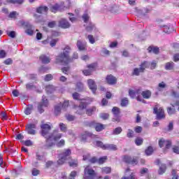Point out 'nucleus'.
Returning a JSON list of instances; mask_svg holds the SVG:
<instances>
[{
  "instance_id": "49",
  "label": "nucleus",
  "mask_w": 179,
  "mask_h": 179,
  "mask_svg": "<svg viewBox=\"0 0 179 179\" xmlns=\"http://www.w3.org/2000/svg\"><path fill=\"white\" fill-rule=\"evenodd\" d=\"M69 164L71 167H78V160H76V159H74V160L69 162Z\"/></svg>"
},
{
  "instance_id": "58",
  "label": "nucleus",
  "mask_w": 179,
  "mask_h": 179,
  "mask_svg": "<svg viewBox=\"0 0 179 179\" xmlns=\"http://www.w3.org/2000/svg\"><path fill=\"white\" fill-rule=\"evenodd\" d=\"M54 165V162L52 161H48L45 164V168L50 169V167H52Z\"/></svg>"
},
{
  "instance_id": "12",
  "label": "nucleus",
  "mask_w": 179,
  "mask_h": 179,
  "mask_svg": "<svg viewBox=\"0 0 179 179\" xmlns=\"http://www.w3.org/2000/svg\"><path fill=\"white\" fill-rule=\"evenodd\" d=\"M159 145L160 148H163V146H166V149H170L171 147V141H166L164 138H161L159 141Z\"/></svg>"
},
{
  "instance_id": "64",
  "label": "nucleus",
  "mask_w": 179,
  "mask_h": 179,
  "mask_svg": "<svg viewBox=\"0 0 179 179\" xmlns=\"http://www.w3.org/2000/svg\"><path fill=\"white\" fill-rule=\"evenodd\" d=\"M127 138H134V131L131 129L128 130Z\"/></svg>"
},
{
  "instance_id": "23",
  "label": "nucleus",
  "mask_w": 179,
  "mask_h": 179,
  "mask_svg": "<svg viewBox=\"0 0 179 179\" xmlns=\"http://www.w3.org/2000/svg\"><path fill=\"white\" fill-rule=\"evenodd\" d=\"M85 89V86L83 85V83L81 82H78L76 84V92H83V90Z\"/></svg>"
},
{
  "instance_id": "50",
  "label": "nucleus",
  "mask_w": 179,
  "mask_h": 179,
  "mask_svg": "<svg viewBox=\"0 0 179 179\" xmlns=\"http://www.w3.org/2000/svg\"><path fill=\"white\" fill-rule=\"evenodd\" d=\"M110 117V115L108 113H101L100 114V118H101L102 120H108Z\"/></svg>"
},
{
  "instance_id": "1",
  "label": "nucleus",
  "mask_w": 179,
  "mask_h": 179,
  "mask_svg": "<svg viewBox=\"0 0 179 179\" xmlns=\"http://www.w3.org/2000/svg\"><path fill=\"white\" fill-rule=\"evenodd\" d=\"M41 135L46 139L45 146L47 148H52L55 145V142L59 141L60 138H62V134L58 133V131L54 130L52 134H50L51 131V126L48 124H43L41 125Z\"/></svg>"
},
{
  "instance_id": "53",
  "label": "nucleus",
  "mask_w": 179,
  "mask_h": 179,
  "mask_svg": "<svg viewBox=\"0 0 179 179\" xmlns=\"http://www.w3.org/2000/svg\"><path fill=\"white\" fill-rule=\"evenodd\" d=\"M87 38L91 44H94L96 43V40L94 39V37H93V35H88Z\"/></svg>"
},
{
  "instance_id": "46",
  "label": "nucleus",
  "mask_w": 179,
  "mask_h": 179,
  "mask_svg": "<svg viewBox=\"0 0 179 179\" xmlns=\"http://www.w3.org/2000/svg\"><path fill=\"white\" fill-rule=\"evenodd\" d=\"M59 127L60 130L62 131V132H65L67 129L66 124H65L64 123H59Z\"/></svg>"
},
{
  "instance_id": "31",
  "label": "nucleus",
  "mask_w": 179,
  "mask_h": 179,
  "mask_svg": "<svg viewBox=\"0 0 179 179\" xmlns=\"http://www.w3.org/2000/svg\"><path fill=\"white\" fill-rule=\"evenodd\" d=\"M95 111H96L95 106H92V107L87 109L86 114H87V115H89L90 117L91 115H93V113H94Z\"/></svg>"
},
{
  "instance_id": "63",
  "label": "nucleus",
  "mask_w": 179,
  "mask_h": 179,
  "mask_svg": "<svg viewBox=\"0 0 179 179\" xmlns=\"http://www.w3.org/2000/svg\"><path fill=\"white\" fill-rule=\"evenodd\" d=\"M80 97V95L79 94V93L74 92L73 94V99H74V100H79Z\"/></svg>"
},
{
  "instance_id": "38",
  "label": "nucleus",
  "mask_w": 179,
  "mask_h": 179,
  "mask_svg": "<svg viewBox=\"0 0 179 179\" xmlns=\"http://www.w3.org/2000/svg\"><path fill=\"white\" fill-rule=\"evenodd\" d=\"M101 171L105 174H110L111 173V167H103Z\"/></svg>"
},
{
  "instance_id": "42",
  "label": "nucleus",
  "mask_w": 179,
  "mask_h": 179,
  "mask_svg": "<svg viewBox=\"0 0 179 179\" xmlns=\"http://www.w3.org/2000/svg\"><path fill=\"white\" fill-rule=\"evenodd\" d=\"M83 108H85L84 106H78L77 108V111L76 112V114H79L80 115H82V114H84Z\"/></svg>"
},
{
  "instance_id": "56",
  "label": "nucleus",
  "mask_w": 179,
  "mask_h": 179,
  "mask_svg": "<svg viewBox=\"0 0 179 179\" xmlns=\"http://www.w3.org/2000/svg\"><path fill=\"white\" fill-rule=\"evenodd\" d=\"M113 122H120L121 121V117L119 115H114V117L112 119Z\"/></svg>"
},
{
  "instance_id": "13",
  "label": "nucleus",
  "mask_w": 179,
  "mask_h": 179,
  "mask_svg": "<svg viewBox=\"0 0 179 179\" xmlns=\"http://www.w3.org/2000/svg\"><path fill=\"white\" fill-rule=\"evenodd\" d=\"M159 27L163 28L164 33H167V34H171V33H173V31H174V28L171 27V25L170 24L160 25Z\"/></svg>"
},
{
  "instance_id": "2",
  "label": "nucleus",
  "mask_w": 179,
  "mask_h": 179,
  "mask_svg": "<svg viewBox=\"0 0 179 179\" xmlns=\"http://www.w3.org/2000/svg\"><path fill=\"white\" fill-rule=\"evenodd\" d=\"M62 52L56 57V64H62V65H68L71 62V57L69 55L72 51V48L69 45H66L62 48Z\"/></svg>"
},
{
  "instance_id": "44",
  "label": "nucleus",
  "mask_w": 179,
  "mask_h": 179,
  "mask_svg": "<svg viewBox=\"0 0 179 179\" xmlns=\"http://www.w3.org/2000/svg\"><path fill=\"white\" fill-rule=\"evenodd\" d=\"M135 143L137 146H141L143 143V138L139 137L136 138Z\"/></svg>"
},
{
  "instance_id": "30",
  "label": "nucleus",
  "mask_w": 179,
  "mask_h": 179,
  "mask_svg": "<svg viewBox=\"0 0 179 179\" xmlns=\"http://www.w3.org/2000/svg\"><path fill=\"white\" fill-rule=\"evenodd\" d=\"M94 145H95V146H98V148H101V149H103V150H105L106 149V144L103 143V142L101 141H95L94 143Z\"/></svg>"
},
{
  "instance_id": "28",
  "label": "nucleus",
  "mask_w": 179,
  "mask_h": 179,
  "mask_svg": "<svg viewBox=\"0 0 179 179\" xmlns=\"http://www.w3.org/2000/svg\"><path fill=\"white\" fill-rule=\"evenodd\" d=\"M149 66H150V63H149L148 62H143L140 65V68L145 72V69H146V68H149Z\"/></svg>"
},
{
  "instance_id": "29",
  "label": "nucleus",
  "mask_w": 179,
  "mask_h": 179,
  "mask_svg": "<svg viewBox=\"0 0 179 179\" xmlns=\"http://www.w3.org/2000/svg\"><path fill=\"white\" fill-rule=\"evenodd\" d=\"M95 129L96 132H101L103 129H104V124H101L100 123H96L95 124Z\"/></svg>"
},
{
  "instance_id": "18",
  "label": "nucleus",
  "mask_w": 179,
  "mask_h": 179,
  "mask_svg": "<svg viewBox=\"0 0 179 179\" xmlns=\"http://www.w3.org/2000/svg\"><path fill=\"white\" fill-rule=\"evenodd\" d=\"M148 52H153V54H159L160 52V49L157 46H150L148 48Z\"/></svg>"
},
{
  "instance_id": "41",
  "label": "nucleus",
  "mask_w": 179,
  "mask_h": 179,
  "mask_svg": "<svg viewBox=\"0 0 179 179\" xmlns=\"http://www.w3.org/2000/svg\"><path fill=\"white\" fill-rule=\"evenodd\" d=\"M129 103V101L127 99V98H124L123 99H122L121 106L122 107H127Z\"/></svg>"
},
{
  "instance_id": "21",
  "label": "nucleus",
  "mask_w": 179,
  "mask_h": 179,
  "mask_svg": "<svg viewBox=\"0 0 179 179\" xmlns=\"http://www.w3.org/2000/svg\"><path fill=\"white\" fill-rule=\"evenodd\" d=\"M141 94L143 96V99H150V97L152 96V92L149 90H146V91H141Z\"/></svg>"
},
{
  "instance_id": "36",
  "label": "nucleus",
  "mask_w": 179,
  "mask_h": 179,
  "mask_svg": "<svg viewBox=\"0 0 179 179\" xmlns=\"http://www.w3.org/2000/svg\"><path fill=\"white\" fill-rule=\"evenodd\" d=\"M112 113L114 115H119L121 112L120 111V108L115 106L112 109Z\"/></svg>"
},
{
  "instance_id": "45",
  "label": "nucleus",
  "mask_w": 179,
  "mask_h": 179,
  "mask_svg": "<svg viewBox=\"0 0 179 179\" xmlns=\"http://www.w3.org/2000/svg\"><path fill=\"white\" fill-rule=\"evenodd\" d=\"M29 27L27 30H26V33L27 34H29V36H33V26L32 25H29Z\"/></svg>"
},
{
  "instance_id": "3",
  "label": "nucleus",
  "mask_w": 179,
  "mask_h": 179,
  "mask_svg": "<svg viewBox=\"0 0 179 179\" xmlns=\"http://www.w3.org/2000/svg\"><path fill=\"white\" fill-rule=\"evenodd\" d=\"M84 173L85 179H94V177H96V172L94 171V170H93V169H92V166H87L85 168Z\"/></svg>"
},
{
  "instance_id": "39",
  "label": "nucleus",
  "mask_w": 179,
  "mask_h": 179,
  "mask_svg": "<svg viewBox=\"0 0 179 179\" xmlns=\"http://www.w3.org/2000/svg\"><path fill=\"white\" fill-rule=\"evenodd\" d=\"M122 132V128L121 127H117L115 128L113 131V135H120V134Z\"/></svg>"
},
{
  "instance_id": "35",
  "label": "nucleus",
  "mask_w": 179,
  "mask_h": 179,
  "mask_svg": "<svg viewBox=\"0 0 179 179\" xmlns=\"http://www.w3.org/2000/svg\"><path fill=\"white\" fill-rule=\"evenodd\" d=\"M83 20H84L85 23H87L89 20H90V16L89 15V13H85L83 16Z\"/></svg>"
},
{
  "instance_id": "22",
  "label": "nucleus",
  "mask_w": 179,
  "mask_h": 179,
  "mask_svg": "<svg viewBox=\"0 0 179 179\" xmlns=\"http://www.w3.org/2000/svg\"><path fill=\"white\" fill-rule=\"evenodd\" d=\"M166 170H167V166H166L165 164H162L158 170V174L159 176H162L166 173Z\"/></svg>"
},
{
  "instance_id": "19",
  "label": "nucleus",
  "mask_w": 179,
  "mask_h": 179,
  "mask_svg": "<svg viewBox=\"0 0 179 179\" xmlns=\"http://www.w3.org/2000/svg\"><path fill=\"white\" fill-rule=\"evenodd\" d=\"M39 59L43 64H50V62H51V59L44 55H41Z\"/></svg>"
},
{
  "instance_id": "62",
  "label": "nucleus",
  "mask_w": 179,
  "mask_h": 179,
  "mask_svg": "<svg viewBox=\"0 0 179 179\" xmlns=\"http://www.w3.org/2000/svg\"><path fill=\"white\" fill-rule=\"evenodd\" d=\"M171 174L173 176V179H178V176L177 174V171L176 170H172Z\"/></svg>"
},
{
  "instance_id": "8",
  "label": "nucleus",
  "mask_w": 179,
  "mask_h": 179,
  "mask_svg": "<svg viewBox=\"0 0 179 179\" xmlns=\"http://www.w3.org/2000/svg\"><path fill=\"white\" fill-rule=\"evenodd\" d=\"M48 106V100L45 97L43 96L42 101L38 106V111H39L40 114H43L44 113L43 107Z\"/></svg>"
},
{
  "instance_id": "4",
  "label": "nucleus",
  "mask_w": 179,
  "mask_h": 179,
  "mask_svg": "<svg viewBox=\"0 0 179 179\" xmlns=\"http://www.w3.org/2000/svg\"><path fill=\"white\" fill-rule=\"evenodd\" d=\"M129 96L131 99H136L137 101H141L142 103H145V99L141 96V94L142 93L141 90H137L136 91L130 90Z\"/></svg>"
},
{
  "instance_id": "43",
  "label": "nucleus",
  "mask_w": 179,
  "mask_h": 179,
  "mask_svg": "<svg viewBox=\"0 0 179 179\" xmlns=\"http://www.w3.org/2000/svg\"><path fill=\"white\" fill-rule=\"evenodd\" d=\"M176 108H174L169 107L167 108V113L169 115H173V114H176Z\"/></svg>"
},
{
  "instance_id": "48",
  "label": "nucleus",
  "mask_w": 179,
  "mask_h": 179,
  "mask_svg": "<svg viewBox=\"0 0 179 179\" xmlns=\"http://www.w3.org/2000/svg\"><path fill=\"white\" fill-rule=\"evenodd\" d=\"M106 161H107V157L105 156V157H102L99 158V159H98V163H99V164H103L105 163Z\"/></svg>"
},
{
  "instance_id": "32",
  "label": "nucleus",
  "mask_w": 179,
  "mask_h": 179,
  "mask_svg": "<svg viewBox=\"0 0 179 179\" xmlns=\"http://www.w3.org/2000/svg\"><path fill=\"white\" fill-rule=\"evenodd\" d=\"M31 111H33V105H29L24 110V114H26V115H30Z\"/></svg>"
},
{
  "instance_id": "26",
  "label": "nucleus",
  "mask_w": 179,
  "mask_h": 179,
  "mask_svg": "<svg viewBox=\"0 0 179 179\" xmlns=\"http://www.w3.org/2000/svg\"><path fill=\"white\" fill-rule=\"evenodd\" d=\"M165 69L166 71H173L174 69V63L173 62L165 64Z\"/></svg>"
},
{
  "instance_id": "17",
  "label": "nucleus",
  "mask_w": 179,
  "mask_h": 179,
  "mask_svg": "<svg viewBox=\"0 0 179 179\" xmlns=\"http://www.w3.org/2000/svg\"><path fill=\"white\" fill-rule=\"evenodd\" d=\"M86 42L82 41H77V47L80 51H86Z\"/></svg>"
},
{
  "instance_id": "59",
  "label": "nucleus",
  "mask_w": 179,
  "mask_h": 179,
  "mask_svg": "<svg viewBox=\"0 0 179 179\" xmlns=\"http://www.w3.org/2000/svg\"><path fill=\"white\" fill-rule=\"evenodd\" d=\"M57 43H58V39H53L50 42V45L51 47H55V45H57Z\"/></svg>"
},
{
  "instance_id": "57",
  "label": "nucleus",
  "mask_w": 179,
  "mask_h": 179,
  "mask_svg": "<svg viewBox=\"0 0 179 179\" xmlns=\"http://www.w3.org/2000/svg\"><path fill=\"white\" fill-rule=\"evenodd\" d=\"M7 34L9 37H11V38H15V37H16V32L15 31L8 32Z\"/></svg>"
},
{
  "instance_id": "7",
  "label": "nucleus",
  "mask_w": 179,
  "mask_h": 179,
  "mask_svg": "<svg viewBox=\"0 0 179 179\" xmlns=\"http://www.w3.org/2000/svg\"><path fill=\"white\" fill-rule=\"evenodd\" d=\"M87 69H85L83 71V73L85 76H90V75H92V73H93V72L96 71V64H88L87 66Z\"/></svg>"
},
{
  "instance_id": "33",
  "label": "nucleus",
  "mask_w": 179,
  "mask_h": 179,
  "mask_svg": "<svg viewBox=\"0 0 179 179\" xmlns=\"http://www.w3.org/2000/svg\"><path fill=\"white\" fill-rule=\"evenodd\" d=\"M61 104H58L55 107V115H59L61 114Z\"/></svg>"
},
{
  "instance_id": "25",
  "label": "nucleus",
  "mask_w": 179,
  "mask_h": 179,
  "mask_svg": "<svg viewBox=\"0 0 179 179\" xmlns=\"http://www.w3.org/2000/svg\"><path fill=\"white\" fill-rule=\"evenodd\" d=\"M57 90V87H55L54 85H48L46 86V92L48 94H51V93H54V91Z\"/></svg>"
},
{
  "instance_id": "5",
  "label": "nucleus",
  "mask_w": 179,
  "mask_h": 179,
  "mask_svg": "<svg viewBox=\"0 0 179 179\" xmlns=\"http://www.w3.org/2000/svg\"><path fill=\"white\" fill-rule=\"evenodd\" d=\"M153 113L154 114H156L157 120H163L164 118H166V116L164 115V110H163V108H159L157 106H156L154 108Z\"/></svg>"
},
{
  "instance_id": "14",
  "label": "nucleus",
  "mask_w": 179,
  "mask_h": 179,
  "mask_svg": "<svg viewBox=\"0 0 179 179\" xmlns=\"http://www.w3.org/2000/svg\"><path fill=\"white\" fill-rule=\"evenodd\" d=\"M72 155V150L69 148L64 149L63 152L59 154V156L64 157V159L68 160V157H69Z\"/></svg>"
},
{
  "instance_id": "60",
  "label": "nucleus",
  "mask_w": 179,
  "mask_h": 179,
  "mask_svg": "<svg viewBox=\"0 0 179 179\" xmlns=\"http://www.w3.org/2000/svg\"><path fill=\"white\" fill-rule=\"evenodd\" d=\"M45 82H50V80H52V75L48 74L45 77Z\"/></svg>"
},
{
  "instance_id": "20",
  "label": "nucleus",
  "mask_w": 179,
  "mask_h": 179,
  "mask_svg": "<svg viewBox=\"0 0 179 179\" xmlns=\"http://www.w3.org/2000/svg\"><path fill=\"white\" fill-rule=\"evenodd\" d=\"M117 145L115 144H106L105 150H117Z\"/></svg>"
},
{
  "instance_id": "9",
  "label": "nucleus",
  "mask_w": 179,
  "mask_h": 179,
  "mask_svg": "<svg viewBox=\"0 0 179 179\" xmlns=\"http://www.w3.org/2000/svg\"><path fill=\"white\" fill-rule=\"evenodd\" d=\"M36 126L34 124H28L26 126L25 130L29 135H36Z\"/></svg>"
},
{
  "instance_id": "6",
  "label": "nucleus",
  "mask_w": 179,
  "mask_h": 179,
  "mask_svg": "<svg viewBox=\"0 0 179 179\" xmlns=\"http://www.w3.org/2000/svg\"><path fill=\"white\" fill-rule=\"evenodd\" d=\"M138 160H139L138 157H131L126 155L124 157V162L128 164H131L132 166H136V164H138Z\"/></svg>"
},
{
  "instance_id": "34",
  "label": "nucleus",
  "mask_w": 179,
  "mask_h": 179,
  "mask_svg": "<svg viewBox=\"0 0 179 179\" xmlns=\"http://www.w3.org/2000/svg\"><path fill=\"white\" fill-rule=\"evenodd\" d=\"M153 147L152 146H149L145 151V155H147V156H150V155H152L153 153Z\"/></svg>"
},
{
  "instance_id": "52",
  "label": "nucleus",
  "mask_w": 179,
  "mask_h": 179,
  "mask_svg": "<svg viewBox=\"0 0 179 179\" xmlns=\"http://www.w3.org/2000/svg\"><path fill=\"white\" fill-rule=\"evenodd\" d=\"M57 26V22L56 21H51L48 23V27L50 29H53V27H55Z\"/></svg>"
},
{
  "instance_id": "10",
  "label": "nucleus",
  "mask_w": 179,
  "mask_h": 179,
  "mask_svg": "<svg viewBox=\"0 0 179 179\" xmlns=\"http://www.w3.org/2000/svg\"><path fill=\"white\" fill-rule=\"evenodd\" d=\"M87 85L92 93H96V90H97L96 82H94L93 79H89L87 80Z\"/></svg>"
},
{
  "instance_id": "54",
  "label": "nucleus",
  "mask_w": 179,
  "mask_h": 179,
  "mask_svg": "<svg viewBox=\"0 0 179 179\" xmlns=\"http://www.w3.org/2000/svg\"><path fill=\"white\" fill-rule=\"evenodd\" d=\"M166 85L164 82H162L161 83H159L158 85V90H162V89H165L166 87Z\"/></svg>"
},
{
  "instance_id": "15",
  "label": "nucleus",
  "mask_w": 179,
  "mask_h": 179,
  "mask_svg": "<svg viewBox=\"0 0 179 179\" xmlns=\"http://www.w3.org/2000/svg\"><path fill=\"white\" fill-rule=\"evenodd\" d=\"M106 83L108 85H115L117 83V78L113 75H108L106 78Z\"/></svg>"
},
{
  "instance_id": "47",
  "label": "nucleus",
  "mask_w": 179,
  "mask_h": 179,
  "mask_svg": "<svg viewBox=\"0 0 179 179\" xmlns=\"http://www.w3.org/2000/svg\"><path fill=\"white\" fill-rule=\"evenodd\" d=\"M101 52L103 55H106V57H108V55H110V50L106 48H102Z\"/></svg>"
},
{
  "instance_id": "27",
  "label": "nucleus",
  "mask_w": 179,
  "mask_h": 179,
  "mask_svg": "<svg viewBox=\"0 0 179 179\" xmlns=\"http://www.w3.org/2000/svg\"><path fill=\"white\" fill-rule=\"evenodd\" d=\"M36 0H29V2L33 3ZM8 3H17L18 5H22L23 0H8Z\"/></svg>"
},
{
  "instance_id": "24",
  "label": "nucleus",
  "mask_w": 179,
  "mask_h": 179,
  "mask_svg": "<svg viewBox=\"0 0 179 179\" xmlns=\"http://www.w3.org/2000/svg\"><path fill=\"white\" fill-rule=\"evenodd\" d=\"M143 71L141 69V67L139 68H134L132 72V75L134 76H139V75H141V73H143Z\"/></svg>"
},
{
  "instance_id": "11",
  "label": "nucleus",
  "mask_w": 179,
  "mask_h": 179,
  "mask_svg": "<svg viewBox=\"0 0 179 179\" xmlns=\"http://www.w3.org/2000/svg\"><path fill=\"white\" fill-rule=\"evenodd\" d=\"M58 26L61 27V29H69L71 27V24L66 19H62L59 21Z\"/></svg>"
},
{
  "instance_id": "37",
  "label": "nucleus",
  "mask_w": 179,
  "mask_h": 179,
  "mask_svg": "<svg viewBox=\"0 0 179 179\" xmlns=\"http://www.w3.org/2000/svg\"><path fill=\"white\" fill-rule=\"evenodd\" d=\"M25 86L27 90H33V89H36V85H34L31 83H27Z\"/></svg>"
},
{
  "instance_id": "55",
  "label": "nucleus",
  "mask_w": 179,
  "mask_h": 179,
  "mask_svg": "<svg viewBox=\"0 0 179 179\" xmlns=\"http://www.w3.org/2000/svg\"><path fill=\"white\" fill-rule=\"evenodd\" d=\"M85 136H90V138H94V136H96L90 133V131H85L84 135H83V138H84Z\"/></svg>"
},
{
  "instance_id": "51",
  "label": "nucleus",
  "mask_w": 179,
  "mask_h": 179,
  "mask_svg": "<svg viewBox=\"0 0 179 179\" xmlns=\"http://www.w3.org/2000/svg\"><path fill=\"white\" fill-rule=\"evenodd\" d=\"M56 145L57 146V148H62V146L65 145V140H60L59 142L56 143Z\"/></svg>"
},
{
  "instance_id": "40",
  "label": "nucleus",
  "mask_w": 179,
  "mask_h": 179,
  "mask_svg": "<svg viewBox=\"0 0 179 179\" xmlns=\"http://www.w3.org/2000/svg\"><path fill=\"white\" fill-rule=\"evenodd\" d=\"M59 157L60 159L57 160V164H59V166H62V164H64V163H65L67 159H66V158H64L62 156H59Z\"/></svg>"
},
{
  "instance_id": "61",
  "label": "nucleus",
  "mask_w": 179,
  "mask_h": 179,
  "mask_svg": "<svg viewBox=\"0 0 179 179\" xmlns=\"http://www.w3.org/2000/svg\"><path fill=\"white\" fill-rule=\"evenodd\" d=\"M157 66V62L152 61V62L150 64V69L153 70Z\"/></svg>"
},
{
  "instance_id": "16",
  "label": "nucleus",
  "mask_w": 179,
  "mask_h": 179,
  "mask_svg": "<svg viewBox=\"0 0 179 179\" xmlns=\"http://www.w3.org/2000/svg\"><path fill=\"white\" fill-rule=\"evenodd\" d=\"M48 12V7L45 6H41L36 8V13H40L41 15H45Z\"/></svg>"
}]
</instances>
